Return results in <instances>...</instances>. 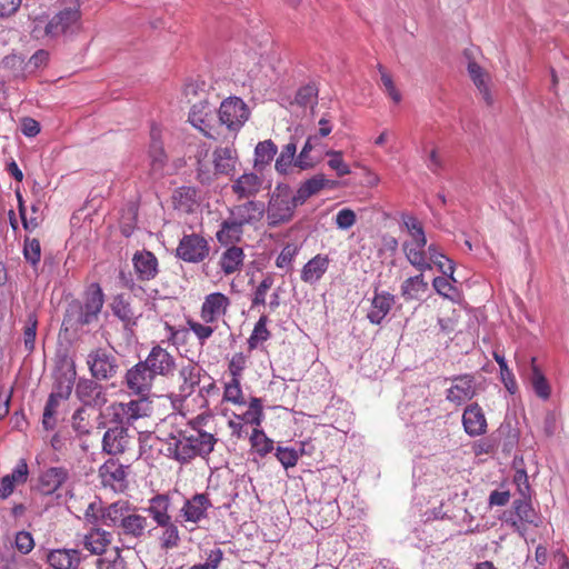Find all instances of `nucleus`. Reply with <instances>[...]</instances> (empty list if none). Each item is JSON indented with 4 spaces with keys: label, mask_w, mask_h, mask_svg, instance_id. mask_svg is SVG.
Masks as SVG:
<instances>
[{
    "label": "nucleus",
    "mask_w": 569,
    "mask_h": 569,
    "mask_svg": "<svg viewBox=\"0 0 569 569\" xmlns=\"http://www.w3.org/2000/svg\"><path fill=\"white\" fill-rule=\"evenodd\" d=\"M163 441L167 443V457L184 465L196 457H208L218 439L200 428H186L170 432Z\"/></svg>",
    "instance_id": "f257e3e1"
},
{
    "label": "nucleus",
    "mask_w": 569,
    "mask_h": 569,
    "mask_svg": "<svg viewBox=\"0 0 569 569\" xmlns=\"http://www.w3.org/2000/svg\"><path fill=\"white\" fill-rule=\"evenodd\" d=\"M231 307V299L223 292H210L202 299L199 319H187V326L194 335L199 345L203 346L218 330L220 323L226 326V318Z\"/></svg>",
    "instance_id": "f03ea898"
},
{
    "label": "nucleus",
    "mask_w": 569,
    "mask_h": 569,
    "mask_svg": "<svg viewBox=\"0 0 569 569\" xmlns=\"http://www.w3.org/2000/svg\"><path fill=\"white\" fill-rule=\"evenodd\" d=\"M266 204L258 200H247L229 209V217L220 223L216 233L222 246L240 242L246 227L257 228L263 219Z\"/></svg>",
    "instance_id": "7ed1b4c3"
},
{
    "label": "nucleus",
    "mask_w": 569,
    "mask_h": 569,
    "mask_svg": "<svg viewBox=\"0 0 569 569\" xmlns=\"http://www.w3.org/2000/svg\"><path fill=\"white\" fill-rule=\"evenodd\" d=\"M100 517L106 526L116 528L119 536L131 539H141L149 525L147 517L128 500L110 503L101 510Z\"/></svg>",
    "instance_id": "20e7f679"
},
{
    "label": "nucleus",
    "mask_w": 569,
    "mask_h": 569,
    "mask_svg": "<svg viewBox=\"0 0 569 569\" xmlns=\"http://www.w3.org/2000/svg\"><path fill=\"white\" fill-rule=\"evenodd\" d=\"M104 303V296L99 283H91L82 300H73L66 311L63 325L78 328L98 321Z\"/></svg>",
    "instance_id": "39448f33"
},
{
    "label": "nucleus",
    "mask_w": 569,
    "mask_h": 569,
    "mask_svg": "<svg viewBox=\"0 0 569 569\" xmlns=\"http://www.w3.org/2000/svg\"><path fill=\"white\" fill-rule=\"evenodd\" d=\"M408 239L402 243V251L407 261L419 272L431 270L430 259L427 256V237L422 223L413 216L403 217Z\"/></svg>",
    "instance_id": "423d86ee"
},
{
    "label": "nucleus",
    "mask_w": 569,
    "mask_h": 569,
    "mask_svg": "<svg viewBox=\"0 0 569 569\" xmlns=\"http://www.w3.org/2000/svg\"><path fill=\"white\" fill-rule=\"evenodd\" d=\"M299 206L300 203L297 202L291 187L287 183H278L269 194L266 206L264 216L268 226L270 228H277L290 222Z\"/></svg>",
    "instance_id": "0eeeda50"
},
{
    "label": "nucleus",
    "mask_w": 569,
    "mask_h": 569,
    "mask_svg": "<svg viewBox=\"0 0 569 569\" xmlns=\"http://www.w3.org/2000/svg\"><path fill=\"white\" fill-rule=\"evenodd\" d=\"M188 121L204 137L213 140L218 138L219 122L217 109L208 100H200L191 106Z\"/></svg>",
    "instance_id": "6e6552de"
},
{
    "label": "nucleus",
    "mask_w": 569,
    "mask_h": 569,
    "mask_svg": "<svg viewBox=\"0 0 569 569\" xmlns=\"http://www.w3.org/2000/svg\"><path fill=\"white\" fill-rule=\"evenodd\" d=\"M217 116L219 127L224 126L230 132L237 133L248 121L250 110L242 99L229 97L221 102Z\"/></svg>",
    "instance_id": "1a4fd4ad"
},
{
    "label": "nucleus",
    "mask_w": 569,
    "mask_h": 569,
    "mask_svg": "<svg viewBox=\"0 0 569 569\" xmlns=\"http://www.w3.org/2000/svg\"><path fill=\"white\" fill-rule=\"evenodd\" d=\"M210 254L209 241L199 233L183 234L176 248V257L188 263H200Z\"/></svg>",
    "instance_id": "9d476101"
},
{
    "label": "nucleus",
    "mask_w": 569,
    "mask_h": 569,
    "mask_svg": "<svg viewBox=\"0 0 569 569\" xmlns=\"http://www.w3.org/2000/svg\"><path fill=\"white\" fill-rule=\"evenodd\" d=\"M447 380L450 381V387L446 390V400L456 407H461L478 393V383L471 373L453 376Z\"/></svg>",
    "instance_id": "9b49d317"
},
{
    "label": "nucleus",
    "mask_w": 569,
    "mask_h": 569,
    "mask_svg": "<svg viewBox=\"0 0 569 569\" xmlns=\"http://www.w3.org/2000/svg\"><path fill=\"white\" fill-rule=\"evenodd\" d=\"M148 397L130 400L128 402H114L109 407L113 420L119 423L133 425L140 418L150 416L152 407L147 400Z\"/></svg>",
    "instance_id": "f8f14e48"
},
{
    "label": "nucleus",
    "mask_w": 569,
    "mask_h": 569,
    "mask_svg": "<svg viewBox=\"0 0 569 569\" xmlns=\"http://www.w3.org/2000/svg\"><path fill=\"white\" fill-rule=\"evenodd\" d=\"M87 366L96 380L111 379L119 368L116 357L103 348H96L88 353Z\"/></svg>",
    "instance_id": "ddd939ff"
},
{
    "label": "nucleus",
    "mask_w": 569,
    "mask_h": 569,
    "mask_svg": "<svg viewBox=\"0 0 569 569\" xmlns=\"http://www.w3.org/2000/svg\"><path fill=\"white\" fill-rule=\"evenodd\" d=\"M156 376L142 361H139L124 375V385L130 393L138 397H148L153 387Z\"/></svg>",
    "instance_id": "4468645a"
},
{
    "label": "nucleus",
    "mask_w": 569,
    "mask_h": 569,
    "mask_svg": "<svg viewBox=\"0 0 569 569\" xmlns=\"http://www.w3.org/2000/svg\"><path fill=\"white\" fill-rule=\"evenodd\" d=\"M210 508H212V502L208 493H194L183 501L179 511L180 521L181 523L198 525L208 518Z\"/></svg>",
    "instance_id": "2eb2a0df"
},
{
    "label": "nucleus",
    "mask_w": 569,
    "mask_h": 569,
    "mask_svg": "<svg viewBox=\"0 0 569 569\" xmlns=\"http://www.w3.org/2000/svg\"><path fill=\"white\" fill-rule=\"evenodd\" d=\"M128 467L118 460L109 459L99 468V477L104 488L114 492H124L128 488Z\"/></svg>",
    "instance_id": "dca6fc26"
},
{
    "label": "nucleus",
    "mask_w": 569,
    "mask_h": 569,
    "mask_svg": "<svg viewBox=\"0 0 569 569\" xmlns=\"http://www.w3.org/2000/svg\"><path fill=\"white\" fill-rule=\"evenodd\" d=\"M142 362L156 377H172L177 369L174 356L160 345L153 346Z\"/></svg>",
    "instance_id": "f3484780"
},
{
    "label": "nucleus",
    "mask_w": 569,
    "mask_h": 569,
    "mask_svg": "<svg viewBox=\"0 0 569 569\" xmlns=\"http://www.w3.org/2000/svg\"><path fill=\"white\" fill-rule=\"evenodd\" d=\"M76 379V362L72 358L66 356L59 362L56 381L51 393L60 397V399L67 400L72 392Z\"/></svg>",
    "instance_id": "a211bd4d"
},
{
    "label": "nucleus",
    "mask_w": 569,
    "mask_h": 569,
    "mask_svg": "<svg viewBox=\"0 0 569 569\" xmlns=\"http://www.w3.org/2000/svg\"><path fill=\"white\" fill-rule=\"evenodd\" d=\"M76 396L84 406L102 407L107 402L103 386L93 379L80 378L76 383Z\"/></svg>",
    "instance_id": "6ab92c4d"
},
{
    "label": "nucleus",
    "mask_w": 569,
    "mask_h": 569,
    "mask_svg": "<svg viewBox=\"0 0 569 569\" xmlns=\"http://www.w3.org/2000/svg\"><path fill=\"white\" fill-rule=\"evenodd\" d=\"M81 13L78 8H67L57 13L44 28V34L51 38L72 31L79 23Z\"/></svg>",
    "instance_id": "aec40b11"
},
{
    "label": "nucleus",
    "mask_w": 569,
    "mask_h": 569,
    "mask_svg": "<svg viewBox=\"0 0 569 569\" xmlns=\"http://www.w3.org/2000/svg\"><path fill=\"white\" fill-rule=\"evenodd\" d=\"M70 480V471L66 467H50L38 478V489L44 496H50L63 488Z\"/></svg>",
    "instance_id": "412c9836"
},
{
    "label": "nucleus",
    "mask_w": 569,
    "mask_h": 569,
    "mask_svg": "<svg viewBox=\"0 0 569 569\" xmlns=\"http://www.w3.org/2000/svg\"><path fill=\"white\" fill-rule=\"evenodd\" d=\"M461 422L465 432L470 437L482 436L488 430L486 415L478 402H471L466 406Z\"/></svg>",
    "instance_id": "4be33fe9"
},
{
    "label": "nucleus",
    "mask_w": 569,
    "mask_h": 569,
    "mask_svg": "<svg viewBox=\"0 0 569 569\" xmlns=\"http://www.w3.org/2000/svg\"><path fill=\"white\" fill-rule=\"evenodd\" d=\"M131 441V437L126 427L114 426L109 428L102 438V449L106 453L117 456L123 453Z\"/></svg>",
    "instance_id": "5701e85b"
},
{
    "label": "nucleus",
    "mask_w": 569,
    "mask_h": 569,
    "mask_svg": "<svg viewBox=\"0 0 569 569\" xmlns=\"http://www.w3.org/2000/svg\"><path fill=\"white\" fill-rule=\"evenodd\" d=\"M263 187V178L254 172H244L231 184V191L238 199L252 200Z\"/></svg>",
    "instance_id": "b1692460"
},
{
    "label": "nucleus",
    "mask_w": 569,
    "mask_h": 569,
    "mask_svg": "<svg viewBox=\"0 0 569 569\" xmlns=\"http://www.w3.org/2000/svg\"><path fill=\"white\" fill-rule=\"evenodd\" d=\"M132 263L137 278L140 281H150L159 272L158 259L151 251H137L133 254Z\"/></svg>",
    "instance_id": "393cba45"
},
{
    "label": "nucleus",
    "mask_w": 569,
    "mask_h": 569,
    "mask_svg": "<svg viewBox=\"0 0 569 569\" xmlns=\"http://www.w3.org/2000/svg\"><path fill=\"white\" fill-rule=\"evenodd\" d=\"M395 296L388 291L373 292L371 300V308L367 313V319L372 325H380L383 319L388 316L395 305Z\"/></svg>",
    "instance_id": "a878e982"
},
{
    "label": "nucleus",
    "mask_w": 569,
    "mask_h": 569,
    "mask_svg": "<svg viewBox=\"0 0 569 569\" xmlns=\"http://www.w3.org/2000/svg\"><path fill=\"white\" fill-rule=\"evenodd\" d=\"M112 542L111 532L100 528L92 527L82 536L81 545L84 550L91 555L101 556Z\"/></svg>",
    "instance_id": "bb28decb"
},
{
    "label": "nucleus",
    "mask_w": 569,
    "mask_h": 569,
    "mask_svg": "<svg viewBox=\"0 0 569 569\" xmlns=\"http://www.w3.org/2000/svg\"><path fill=\"white\" fill-rule=\"evenodd\" d=\"M81 562L77 549H53L47 555V563L52 569H78Z\"/></svg>",
    "instance_id": "cd10ccee"
},
{
    "label": "nucleus",
    "mask_w": 569,
    "mask_h": 569,
    "mask_svg": "<svg viewBox=\"0 0 569 569\" xmlns=\"http://www.w3.org/2000/svg\"><path fill=\"white\" fill-rule=\"evenodd\" d=\"M170 510L171 500L166 493H158L153 496L149 500L148 507L146 508V511L157 523V526L168 523L169 521L173 520Z\"/></svg>",
    "instance_id": "c85d7f7f"
},
{
    "label": "nucleus",
    "mask_w": 569,
    "mask_h": 569,
    "mask_svg": "<svg viewBox=\"0 0 569 569\" xmlns=\"http://www.w3.org/2000/svg\"><path fill=\"white\" fill-rule=\"evenodd\" d=\"M329 263L330 259L327 254H316L302 267L300 273L301 280L306 283L315 284L327 272Z\"/></svg>",
    "instance_id": "c756f323"
},
{
    "label": "nucleus",
    "mask_w": 569,
    "mask_h": 569,
    "mask_svg": "<svg viewBox=\"0 0 569 569\" xmlns=\"http://www.w3.org/2000/svg\"><path fill=\"white\" fill-rule=\"evenodd\" d=\"M244 257L243 249L231 243L219 258L218 264L220 270L224 276L240 272L243 267Z\"/></svg>",
    "instance_id": "7c9ffc66"
},
{
    "label": "nucleus",
    "mask_w": 569,
    "mask_h": 569,
    "mask_svg": "<svg viewBox=\"0 0 569 569\" xmlns=\"http://www.w3.org/2000/svg\"><path fill=\"white\" fill-rule=\"evenodd\" d=\"M329 181L323 174H316L300 184L298 190L293 192L296 200L302 206L310 197L319 193Z\"/></svg>",
    "instance_id": "2f4dec72"
},
{
    "label": "nucleus",
    "mask_w": 569,
    "mask_h": 569,
    "mask_svg": "<svg viewBox=\"0 0 569 569\" xmlns=\"http://www.w3.org/2000/svg\"><path fill=\"white\" fill-rule=\"evenodd\" d=\"M159 130L151 129V142L149 147L150 167L153 172H159L163 169L167 162V154L163 149L162 142L159 140Z\"/></svg>",
    "instance_id": "473e14b6"
},
{
    "label": "nucleus",
    "mask_w": 569,
    "mask_h": 569,
    "mask_svg": "<svg viewBox=\"0 0 569 569\" xmlns=\"http://www.w3.org/2000/svg\"><path fill=\"white\" fill-rule=\"evenodd\" d=\"M428 290V282L425 280L423 272L407 278L401 287V296L406 301L417 300L420 293Z\"/></svg>",
    "instance_id": "72a5a7b5"
},
{
    "label": "nucleus",
    "mask_w": 569,
    "mask_h": 569,
    "mask_svg": "<svg viewBox=\"0 0 569 569\" xmlns=\"http://www.w3.org/2000/svg\"><path fill=\"white\" fill-rule=\"evenodd\" d=\"M233 417L244 425L260 427L263 420V407L261 399L252 397L249 401L248 409L241 413H233Z\"/></svg>",
    "instance_id": "f704fd0d"
},
{
    "label": "nucleus",
    "mask_w": 569,
    "mask_h": 569,
    "mask_svg": "<svg viewBox=\"0 0 569 569\" xmlns=\"http://www.w3.org/2000/svg\"><path fill=\"white\" fill-rule=\"evenodd\" d=\"M213 164L217 173L228 174L234 168V150L220 147L213 151Z\"/></svg>",
    "instance_id": "c9c22d12"
},
{
    "label": "nucleus",
    "mask_w": 569,
    "mask_h": 569,
    "mask_svg": "<svg viewBox=\"0 0 569 569\" xmlns=\"http://www.w3.org/2000/svg\"><path fill=\"white\" fill-rule=\"evenodd\" d=\"M468 72L470 78L472 79L475 86L478 88L480 93L482 94L483 100L487 104L492 103V97L490 94L489 87L487 84L488 74L483 71V69L476 62H469Z\"/></svg>",
    "instance_id": "e433bc0d"
},
{
    "label": "nucleus",
    "mask_w": 569,
    "mask_h": 569,
    "mask_svg": "<svg viewBox=\"0 0 569 569\" xmlns=\"http://www.w3.org/2000/svg\"><path fill=\"white\" fill-rule=\"evenodd\" d=\"M158 527L162 529L161 535L159 536L161 549L171 550L177 548L181 540L177 521L171 520L168 523H162Z\"/></svg>",
    "instance_id": "4c0bfd02"
},
{
    "label": "nucleus",
    "mask_w": 569,
    "mask_h": 569,
    "mask_svg": "<svg viewBox=\"0 0 569 569\" xmlns=\"http://www.w3.org/2000/svg\"><path fill=\"white\" fill-rule=\"evenodd\" d=\"M530 382L533 388L535 393L543 399H549L551 395V389L548 380L546 379L543 372L536 363V358L531 359V377Z\"/></svg>",
    "instance_id": "58836bf2"
},
{
    "label": "nucleus",
    "mask_w": 569,
    "mask_h": 569,
    "mask_svg": "<svg viewBox=\"0 0 569 569\" xmlns=\"http://www.w3.org/2000/svg\"><path fill=\"white\" fill-rule=\"evenodd\" d=\"M268 322L269 318L267 315H261L259 320L256 322L254 328L248 338V349L250 351L259 348L271 337V332L267 328Z\"/></svg>",
    "instance_id": "ea45409f"
},
{
    "label": "nucleus",
    "mask_w": 569,
    "mask_h": 569,
    "mask_svg": "<svg viewBox=\"0 0 569 569\" xmlns=\"http://www.w3.org/2000/svg\"><path fill=\"white\" fill-rule=\"evenodd\" d=\"M197 191L192 187H181L178 188L173 196L172 200L174 203V207L179 210L190 212L192 211L193 207L197 204Z\"/></svg>",
    "instance_id": "a19ab883"
},
{
    "label": "nucleus",
    "mask_w": 569,
    "mask_h": 569,
    "mask_svg": "<svg viewBox=\"0 0 569 569\" xmlns=\"http://www.w3.org/2000/svg\"><path fill=\"white\" fill-rule=\"evenodd\" d=\"M179 376L182 379L180 390L183 395L188 396L192 393L193 388L200 382V369L194 363H188L183 366Z\"/></svg>",
    "instance_id": "79ce46f5"
},
{
    "label": "nucleus",
    "mask_w": 569,
    "mask_h": 569,
    "mask_svg": "<svg viewBox=\"0 0 569 569\" xmlns=\"http://www.w3.org/2000/svg\"><path fill=\"white\" fill-rule=\"evenodd\" d=\"M23 258L31 266L33 271H38L41 261V244L39 239L26 236L23 240Z\"/></svg>",
    "instance_id": "37998d69"
},
{
    "label": "nucleus",
    "mask_w": 569,
    "mask_h": 569,
    "mask_svg": "<svg viewBox=\"0 0 569 569\" xmlns=\"http://www.w3.org/2000/svg\"><path fill=\"white\" fill-rule=\"evenodd\" d=\"M297 153V144L295 142L287 143L279 157L276 159L274 168L278 173L287 174L291 166H295Z\"/></svg>",
    "instance_id": "c03bdc74"
},
{
    "label": "nucleus",
    "mask_w": 569,
    "mask_h": 569,
    "mask_svg": "<svg viewBox=\"0 0 569 569\" xmlns=\"http://www.w3.org/2000/svg\"><path fill=\"white\" fill-rule=\"evenodd\" d=\"M251 449L260 457H264L273 450V441L258 428H253L249 438Z\"/></svg>",
    "instance_id": "a18cd8bd"
},
{
    "label": "nucleus",
    "mask_w": 569,
    "mask_h": 569,
    "mask_svg": "<svg viewBox=\"0 0 569 569\" xmlns=\"http://www.w3.org/2000/svg\"><path fill=\"white\" fill-rule=\"evenodd\" d=\"M63 400L64 399H60V397H58L53 393L49 395L47 403L43 409V415H42V426L47 431L53 430L56 428V425H57L56 415H57L58 408L60 406V402Z\"/></svg>",
    "instance_id": "49530a36"
},
{
    "label": "nucleus",
    "mask_w": 569,
    "mask_h": 569,
    "mask_svg": "<svg viewBox=\"0 0 569 569\" xmlns=\"http://www.w3.org/2000/svg\"><path fill=\"white\" fill-rule=\"evenodd\" d=\"M278 148L271 139L259 142L254 149V164H269L277 154Z\"/></svg>",
    "instance_id": "de8ad7c7"
},
{
    "label": "nucleus",
    "mask_w": 569,
    "mask_h": 569,
    "mask_svg": "<svg viewBox=\"0 0 569 569\" xmlns=\"http://www.w3.org/2000/svg\"><path fill=\"white\" fill-rule=\"evenodd\" d=\"M38 317L36 312H29L23 327V346L28 352H32L36 346Z\"/></svg>",
    "instance_id": "09e8293b"
},
{
    "label": "nucleus",
    "mask_w": 569,
    "mask_h": 569,
    "mask_svg": "<svg viewBox=\"0 0 569 569\" xmlns=\"http://www.w3.org/2000/svg\"><path fill=\"white\" fill-rule=\"evenodd\" d=\"M223 400L238 406H244L246 400L240 385V379L231 378L226 382L223 390Z\"/></svg>",
    "instance_id": "8fccbe9b"
},
{
    "label": "nucleus",
    "mask_w": 569,
    "mask_h": 569,
    "mask_svg": "<svg viewBox=\"0 0 569 569\" xmlns=\"http://www.w3.org/2000/svg\"><path fill=\"white\" fill-rule=\"evenodd\" d=\"M299 246L287 243L276 259V267L286 271L292 270V262L299 253Z\"/></svg>",
    "instance_id": "3c124183"
},
{
    "label": "nucleus",
    "mask_w": 569,
    "mask_h": 569,
    "mask_svg": "<svg viewBox=\"0 0 569 569\" xmlns=\"http://www.w3.org/2000/svg\"><path fill=\"white\" fill-rule=\"evenodd\" d=\"M493 359L499 366L502 382L510 393H515L517 390V382L512 371L509 369L507 361L502 355L498 351H493Z\"/></svg>",
    "instance_id": "603ef678"
},
{
    "label": "nucleus",
    "mask_w": 569,
    "mask_h": 569,
    "mask_svg": "<svg viewBox=\"0 0 569 569\" xmlns=\"http://www.w3.org/2000/svg\"><path fill=\"white\" fill-rule=\"evenodd\" d=\"M515 513L521 522L533 523L536 520V512L531 506L529 496L521 497L513 501Z\"/></svg>",
    "instance_id": "864d4df0"
},
{
    "label": "nucleus",
    "mask_w": 569,
    "mask_h": 569,
    "mask_svg": "<svg viewBox=\"0 0 569 569\" xmlns=\"http://www.w3.org/2000/svg\"><path fill=\"white\" fill-rule=\"evenodd\" d=\"M378 71L380 73L383 91L389 96V98L395 103H399L402 99V96L400 91L397 89L392 76L386 70V68L382 64H378Z\"/></svg>",
    "instance_id": "5fc2aeb1"
},
{
    "label": "nucleus",
    "mask_w": 569,
    "mask_h": 569,
    "mask_svg": "<svg viewBox=\"0 0 569 569\" xmlns=\"http://www.w3.org/2000/svg\"><path fill=\"white\" fill-rule=\"evenodd\" d=\"M274 282L272 274H266L261 282L257 286V288L253 291V297L251 300V309L259 307V306H266V297L268 291L272 288Z\"/></svg>",
    "instance_id": "6e6d98bb"
},
{
    "label": "nucleus",
    "mask_w": 569,
    "mask_h": 569,
    "mask_svg": "<svg viewBox=\"0 0 569 569\" xmlns=\"http://www.w3.org/2000/svg\"><path fill=\"white\" fill-rule=\"evenodd\" d=\"M71 426L79 436H86L90 433L91 425L89 415L83 408H79L74 411L71 419Z\"/></svg>",
    "instance_id": "4d7b16f0"
},
{
    "label": "nucleus",
    "mask_w": 569,
    "mask_h": 569,
    "mask_svg": "<svg viewBox=\"0 0 569 569\" xmlns=\"http://www.w3.org/2000/svg\"><path fill=\"white\" fill-rule=\"evenodd\" d=\"M452 282L453 281L449 277H436L432 280V287L439 296L449 300H455L457 289Z\"/></svg>",
    "instance_id": "13d9d810"
},
{
    "label": "nucleus",
    "mask_w": 569,
    "mask_h": 569,
    "mask_svg": "<svg viewBox=\"0 0 569 569\" xmlns=\"http://www.w3.org/2000/svg\"><path fill=\"white\" fill-rule=\"evenodd\" d=\"M326 154L330 157L328 160L329 168L335 170L338 177H343L351 172L349 166L343 160L341 151L329 150Z\"/></svg>",
    "instance_id": "bf43d9fd"
},
{
    "label": "nucleus",
    "mask_w": 569,
    "mask_h": 569,
    "mask_svg": "<svg viewBox=\"0 0 569 569\" xmlns=\"http://www.w3.org/2000/svg\"><path fill=\"white\" fill-rule=\"evenodd\" d=\"M276 457L284 469H289L298 463L300 453L293 448L278 447Z\"/></svg>",
    "instance_id": "052dcab7"
},
{
    "label": "nucleus",
    "mask_w": 569,
    "mask_h": 569,
    "mask_svg": "<svg viewBox=\"0 0 569 569\" xmlns=\"http://www.w3.org/2000/svg\"><path fill=\"white\" fill-rule=\"evenodd\" d=\"M313 139H315L313 137H309L307 139L302 150L300 151V153L298 156H296L297 159L295 161V167H298L300 170L310 169L316 163V161L309 157V153L313 149V144H312Z\"/></svg>",
    "instance_id": "680f3d73"
},
{
    "label": "nucleus",
    "mask_w": 569,
    "mask_h": 569,
    "mask_svg": "<svg viewBox=\"0 0 569 569\" xmlns=\"http://www.w3.org/2000/svg\"><path fill=\"white\" fill-rule=\"evenodd\" d=\"M14 547L22 555H28L34 548V540L30 532L21 530L16 533Z\"/></svg>",
    "instance_id": "e2e57ef3"
},
{
    "label": "nucleus",
    "mask_w": 569,
    "mask_h": 569,
    "mask_svg": "<svg viewBox=\"0 0 569 569\" xmlns=\"http://www.w3.org/2000/svg\"><path fill=\"white\" fill-rule=\"evenodd\" d=\"M426 166L433 174H439L445 169V160L441 157L438 147L435 146L430 150Z\"/></svg>",
    "instance_id": "0e129e2a"
},
{
    "label": "nucleus",
    "mask_w": 569,
    "mask_h": 569,
    "mask_svg": "<svg viewBox=\"0 0 569 569\" xmlns=\"http://www.w3.org/2000/svg\"><path fill=\"white\" fill-rule=\"evenodd\" d=\"M97 566L100 569H128L127 562L122 558L119 548H116L114 558L112 560L100 558L98 559Z\"/></svg>",
    "instance_id": "69168bd1"
},
{
    "label": "nucleus",
    "mask_w": 569,
    "mask_h": 569,
    "mask_svg": "<svg viewBox=\"0 0 569 569\" xmlns=\"http://www.w3.org/2000/svg\"><path fill=\"white\" fill-rule=\"evenodd\" d=\"M357 221V216L353 210L343 208L338 211L336 216V224L339 229L347 230L351 228Z\"/></svg>",
    "instance_id": "338daca9"
},
{
    "label": "nucleus",
    "mask_w": 569,
    "mask_h": 569,
    "mask_svg": "<svg viewBox=\"0 0 569 569\" xmlns=\"http://www.w3.org/2000/svg\"><path fill=\"white\" fill-rule=\"evenodd\" d=\"M247 365V357L242 352L234 353L229 361L228 370L231 378L240 379Z\"/></svg>",
    "instance_id": "774afa93"
}]
</instances>
